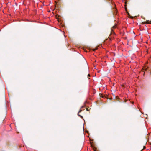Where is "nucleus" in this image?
Segmentation results:
<instances>
[{"label":"nucleus","instance_id":"obj_1","mask_svg":"<svg viewBox=\"0 0 151 151\" xmlns=\"http://www.w3.org/2000/svg\"><path fill=\"white\" fill-rule=\"evenodd\" d=\"M81 111H82V110L81 109H81H80V110L78 112V113L81 112Z\"/></svg>","mask_w":151,"mask_h":151},{"label":"nucleus","instance_id":"obj_2","mask_svg":"<svg viewBox=\"0 0 151 151\" xmlns=\"http://www.w3.org/2000/svg\"><path fill=\"white\" fill-rule=\"evenodd\" d=\"M78 116H80L81 118H83V117H82L81 116V115H79V114H78Z\"/></svg>","mask_w":151,"mask_h":151},{"label":"nucleus","instance_id":"obj_3","mask_svg":"<svg viewBox=\"0 0 151 151\" xmlns=\"http://www.w3.org/2000/svg\"><path fill=\"white\" fill-rule=\"evenodd\" d=\"M78 116H80L81 118H83V117H82L81 116V115H79V114H78Z\"/></svg>","mask_w":151,"mask_h":151},{"label":"nucleus","instance_id":"obj_4","mask_svg":"<svg viewBox=\"0 0 151 151\" xmlns=\"http://www.w3.org/2000/svg\"><path fill=\"white\" fill-rule=\"evenodd\" d=\"M84 107V106H81V109L82 108H83Z\"/></svg>","mask_w":151,"mask_h":151},{"label":"nucleus","instance_id":"obj_5","mask_svg":"<svg viewBox=\"0 0 151 151\" xmlns=\"http://www.w3.org/2000/svg\"><path fill=\"white\" fill-rule=\"evenodd\" d=\"M113 28H115L116 27L115 26H114L112 27Z\"/></svg>","mask_w":151,"mask_h":151}]
</instances>
